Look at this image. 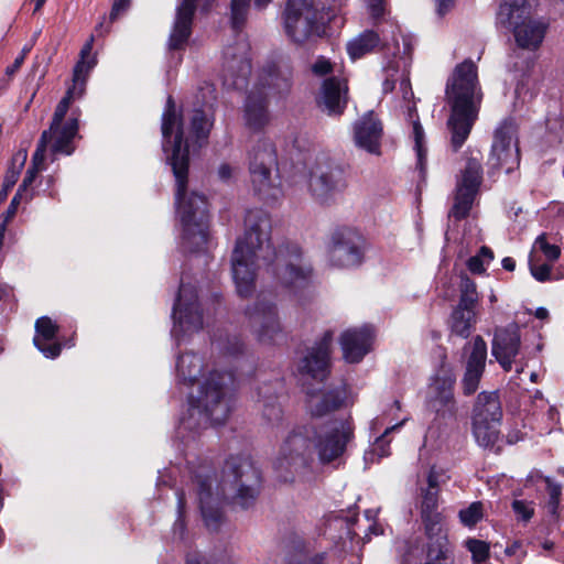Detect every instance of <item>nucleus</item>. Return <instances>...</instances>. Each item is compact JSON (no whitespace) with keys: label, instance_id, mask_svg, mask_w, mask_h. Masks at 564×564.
<instances>
[{"label":"nucleus","instance_id":"nucleus-50","mask_svg":"<svg viewBox=\"0 0 564 564\" xmlns=\"http://www.w3.org/2000/svg\"><path fill=\"white\" fill-rule=\"evenodd\" d=\"M511 507L514 514L517 516V519L523 522H529L534 516V508L532 507V502L516 499L512 501Z\"/></svg>","mask_w":564,"mask_h":564},{"label":"nucleus","instance_id":"nucleus-38","mask_svg":"<svg viewBox=\"0 0 564 564\" xmlns=\"http://www.w3.org/2000/svg\"><path fill=\"white\" fill-rule=\"evenodd\" d=\"M501 422L485 421L479 415L473 419V433L477 443L485 448H492L500 435Z\"/></svg>","mask_w":564,"mask_h":564},{"label":"nucleus","instance_id":"nucleus-25","mask_svg":"<svg viewBox=\"0 0 564 564\" xmlns=\"http://www.w3.org/2000/svg\"><path fill=\"white\" fill-rule=\"evenodd\" d=\"M373 340L371 327L365 325L344 330L339 337L343 358L348 364H358L370 351Z\"/></svg>","mask_w":564,"mask_h":564},{"label":"nucleus","instance_id":"nucleus-37","mask_svg":"<svg viewBox=\"0 0 564 564\" xmlns=\"http://www.w3.org/2000/svg\"><path fill=\"white\" fill-rule=\"evenodd\" d=\"M380 42L376 31L366 30L347 44V53L352 61H356L375 52Z\"/></svg>","mask_w":564,"mask_h":564},{"label":"nucleus","instance_id":"nucleus-3","mask_svg":"<svg viewBox=\"0 0 564 564\" xmlns=\"http://www.w3.org/2000/svg\"><path fill=\"white\" fill-rule=\"evenodd\" d=\"M477 86L478 68L470 58L457 64L446 83L445 94L451 106L447 129L455 153L468 139L478 118V107L474 100Z\"/></svg>","mask_w":564,"mask_h":564},{"label":"nucleus","instance_id":"nucleus-43","mask_svg":"<svg viewBox=\"0 0 564 564\" xmlns=\"http://www.w3.org/2000/svg\"><path fill=\"white\" fill-rule=\"evenodd\" d=\"M545 489L549 494L547 509L552 516L558 514L563 486L551 477L544 478Z\"/></svg>","mask_w":564,"mask_h":564},{"label":"nucleus","instance_id":"nucleus-27","mask_svg":"<svg viewBox=\"0 0 564 564\" xmlns=\"http://www.w3.org/2000/svg\"><path fill=\"white\" fill-rule=\"evenodd\" d=\"M352 437V429L341 424V429H333L324 436L317 434L315 449L322 464H328L341 456L347 443Z\"/></svg>","mask_w":564,"mask_h":564},{"label":"nucleus","instance_id":"nucleus-1","mask_svg":"<svg viewBox=\"0 0 564 564\" xmlns=\"http://www.w3.org/2000/svg\"><path fill=\"white\" fill-rule=\"evenodd\" d=\"M245 225V236L237 240L231 256L237 294L242 299L253 294L257 270L262 261L291 297L300 304L308 301L314 293V270L310 263H302L301 247L285 242L275 249L271 241V217L262 208L247 210Z\"/></svg>","mask_w":564,"mask_h":564},{"label":"nucleus","instance_id":"nucleus-64","mask_svg":"<svg viewBox=\"0 0 564 564\" xmlns=\"http://www.w3.org/2000/svg\"><path fill=\"white\" fill-rule=\"evenodd\" d=\"M28 151L19 150L11 159L10 165L8 167H15V171H19V175L26 162Z\"/></svg>","mask_w":564,"mask_h":564},{"label":"nucleus","instance_id":"nucleus-46","mask_svg":"<svg viewBox=\"0 0 564 564\" xmlns=\"http://www.w3.org/2000/svg\"><path fill=\"white\" fill-rule=\"evenodd\" d=\"M413 134L415 141V151L417 155V165L423 169L426 150L423 147L424 130L419 119L413 121Z\"/></svg>","mask_w":564,"mask_h":564},{"label":"nucleus","instance_id":"nucleus-24","mask_svg":"<svg viewBox=\"0 0 564 564\" xmlns=\"http://www.w3.org/2000/svg\"><path fill=\"white\" fill-rule=\"evenodd\" d=\"M269 96L267 91L252 88L246 95L243 102L245 126L253 133L262 132L271 121L269 110Z\"/></svg>","mask_w":564,"mask_h":564},{"label":"nucleus","instance_id":"nucleus-7","mask_svg":"<svg viewBox=\"0 0 564 564\" xmlns=\"http://www.w3.org/2000/svg\"><path fill=\"white\" fill-rule=\"evenodd\" d=\"M234 375L213 370L202 382L196 397H189L191 409H197L213 425H223L232 410V400L228 394Z\"/></svg>","mask_w":564,"mask_h":564},{"label":"nucleus","instance_id":"nucleus-11","mask_svg":"<svg viewBox=\"0 0 564 564\" xmlns=\"http://www.w3.org/2000/svg\"><path fill=\"white\" fill-rule=\"evenodd\" d=\"M466 165L457 180L454 203L448 217L455 221H462L469 217L475 199L482 184V155L479 150H467Z\"/></svg>","mask_w":564,"mask_h":564},{"label":"nucleus","instance_id":"nucleus-30","mask_svg":"<svg viewBox=\"0 0 564 564\" xmlns=\"http://www.w3.org/2000/svg\"><path fill=\"white\" fill-rule=\"evenodd\" d=\"M283 390V378L265 381L257 389L258 402H262V415L269 423H275L282 420L283 411L278 399Z\"/></svg>","mask_w":564,"mask_h":564},{"label":"nucleus","instance_id":"nucleus-40","mask_svg":"<svg viewBox=\"0 0 564 564\" xmlns=\"http://www.w3.org/2000/svg\"><path fill=\"white\" fill-rule=\"evenodd\" d=\"M251 0H230L229 24L236 34H240L248 23Z\"/></svg>","mask_w":564,"mask_h":564},{"label":"nucleus","instance_id":"nucleus-48","mask_svg":"<svg viewBox=\"0 0 564 564\" xmlns=\"http://www.w3.org/2000/svg\"><path fill=\"white\" fill-rule=\"evenodd\" d=\"M535 246L541 250L544 257L553 262L556 261L561 256V248L557 245L549 243L545 234H541L535 239Z\"/></svg>","mask_w":564,"mask_h":564},{"label":"nucleus","instance_id":"nucleus-4","mask_svg":"<svg viewBox=\"0 0 564 564\" xmlns=\"http://www.w3.org/2000/svg\"><path fill=\"white\" fill-rule=\"evenodd\" d=\"M262 473L249 455H230L221 469L218 489L234 509L252 508L262 490Z\"/></svg>","mask_w":564,"mask_h":564},{"label":"nucleus","instance_id":"nucleus-47","mask_svg":"<svg viewBox=\"0 0 564 564\" xmlns=\"http://www.w3.org/2000/svg\"><path fill=\"white\" fill-rule=\"evenodd\" d=\"M57 133L55 141L51 147V151L53 154H65L70 155L75 151V147L73 144V140L62 133L59 130L53 131Z\"/></svg>","mask_w":564,"mask_h":564},{"label":"nucleus","instance_id":"nucleus-10","mask_svg":"<svg viewBox=\"0 0 564 564\" xmlns=\"http://www.w3.org/2000/svg\"><path fill=\"white\" fill-rule=\"evenodd\" d=\"M249 173L254 195L265 204H272L282 194L271 178L272 169L278 166L275 144L267 137L260 138L248 154Z\"/></svg>","mask_w":564,"mask_h":564},{"label":"nucleus","instance_id":"nucleus-12","mask_svg":"<svg viewBox=\"0 0 564 564\" xmlns=\"http://www.w3.org/2000/svg\"><path fill=\"white\" fill-rule=\"evenodd\" d=\"M365 240L356 230L339 226L336 227L327 243L328 261L339 269H352L361 265L365 260Z\"/></svg>","mask_w":564,"mask_h":564},{"label":"nucleus","instance_id":"nucleus-28","mask_svg":"<svg viewBox=\"0 0 564 564\" xmlns=\"http://www.w3.org/2000/svg\"><path fill=\"white\" fill-rule=\"evenodd\" d=\"M34 328V346L44 357L50 359L57 358L63 349V345L56 340L59 326L51 317L41 316L35 321Z\"/></svg>","mask_w":564,"mask_h":564},{"label":"nucleus","instance_id":"nucleus-34","mask_svg":"<svg viewBox=\"0 0 564 564\" xmlns=\"http://www.w3.org/2000/svg\"><path fill=\"white\" fill-rule=\"evenodd\" d=\"M479 415L485 421L501 422L502 409L497 391H482L478 394L473 419H477Z\"/></svg>","mask_w":564,"mask_h":564},{"label":"nucleus","instance_id":"nucleus-45","mask_svg":"<svg viewBox=\"0 0 564 564\" xmlns=\"http://www.w3.org/2000/svg\"><path fill=\"white\" fill-rule=\"evenodd\" d=\"M430 405L435 411L437 419L443 420L445 423L456 421V400H451L448 402H430Z\"/></svg>","mask_w":564,"mask_h":564},{"label":"nucleus","instance_id":"nucleus-19","mask_svg":"<svg viewBox=\"0 0 564 564\" xmlns=\"http://www.w3.org/2000/svg\"><path fill=\"white\" fill-rule=\"evenodd\" d=\"M520 349L521 332L516 322L495 329L491 340V355L503 371H511L512 365L520 354Z\"/></svg>","mask_w":564,"mask_h":564},{"label":"nucleus","instance_id":"nucleus-35","mask_svg":"<svg viewBox=\"0 0 564 564\" xmlns=\"http://www.w3.org/2000/svg\"><path fill=\"white\" fill-rule=\"evenodd\" d=\"M204 369L200 356L194 352L181 354L176 361L177 376L181 382L193 386Z\"/></svg>","mask_w":564,"mask_h":564},{"label":"nucleus","instance_id":"nucleus-33","mask_svg":"<svg viewBox=\"0 0 564 564\" xmlns=\"http://www.w3.org/2000/svg\"><path fill=\"white\" fill-rule=\"evenodd\" d=\"M215 123V115L210 109L194 108L189 117V132L199 144L207 143Z\"/></svg>","mask_w":564,"mask_h":564},{"label":"nucleus","instance_id":"nucleus-49","mask_svg":"<svg viewBox=\"0 0 564 564\" xmlns=\"http://www.w3.org/2000/svg\"><path fill=\"white\" fill-rule=\"evenodd\" d=\"M19 171L15 167H8L3 177L2 187L0 189V205L4 203L9 196V193L14 187L19 180Z\"/></svg>","mask_w":564,"mask_h":564},{"label":"nucleus","instance_id":"nucleus-60","mask_svg":"<svg viewBox=\"0 0 564 564\" xmlns=\"http://www.w3.org/2000/svg\"><path fill=\"white\" fill-rule=\"evenodd\" d=\"M505 553L507 556H517L519 561L527 556V551L522 549V542L519 540H516L511 544L507 545Z\"/></svg>","mask_w":564,"mask_h":564},{"label":"nucleus","instance_id":"nucleus-44","mask_svg":"<svg viewBox=\"0 0 564 564\" xmlns=\"http://www.w3.org/2000/svg\"><path fill=\"white\" fill-rule=\"evenodd\" d=\"M95 64H96V61L94 58H91L89 61L79 59L75 64L74 69H73V82L79 88L78 95L83 94L86 77H87L88 73L93 69Z\"/></svg>","mask_w":564,"mask_h":564},{"label":"nucleus","instance_id":"nucleus-39","mask_svg":"<svg viewBox=\"0 0 564 564\" xmlns=\"http://www.w3.org/2000/svg\"><path fill=\"white\" fill-rule=\"evenodd\" d=\"M456 376L454 370L448 367L442 369V373L434 378V397L430 402H448L455 400L454 387Z\"/></svg>","mask_w":564,"mask_h":564},{"label":"nucleus","instance_id":"nucleus-8","mask_svg":"<svg viewBox=\"0 0 564 564\" xmlns=\"http://www.w3.org/2000/svg\"><path fill=\"white\" fill-rule=\"evenodd\" d=\"M333 339L334 332L325 330L313 346L304 349L294 362L293 375L311 399L316 394L314 383H324L332 375Z\"/></svg>","mask_w":564,"mask_h":564},{"label":"nucleus","instance_id":"nucleus-54","mask_svg":"<svg viewBox=\"0 0 564 564\" xmlns=\"http://www.w3.org/2000/svg\"><path fill=\"white\" fill-rule=\"evenodd\" d=\"M185 509L186 499L183 490L177 492V519L174 523L175 528H180L182 531L185 529Z\"/></svg>","mask_w":564,"mask_h":564},{"label":"nucleus","instance_id":"nucleus-9","mask_svg":"<svg viewBox=\"0 0 564 564\" xmlns=\"http://www.w3.org/2000/svg\"><path fill=\"white\" fill-rule=\"evenodd\" d=\"M283 24L286 36L297 45L321 39L326 33L325 17L314 7V0H288Z\"/></svg>","mask_w":564,"mask_h":564},{"label":"nucleus","instance_id":"nucleus-18","mask_svg":"<svg viewBox=\"0 0 564 564\" xmlns=\"http://www.w3.org/2000/svg\"><path fill=\"white\" fill-rule=\"evenodd\" d=\"M172 317L185 330L198 332L203 328V310L198 300L197 289L181 282L173 305Z\"/></svg>","mask_w":564,"mask_h":564},{"label":"nucleus","instance_id":"nucleus-15","mask_svg":"<svg viewBox=\"0 0 564 564\" xmlns=\"http://www.w3.org/2000/svg\"><path fill=\"white\" fill-rule=\"evenodd\" d=\"M517 124L512 118L505 119L495 130L489 162L492 169H503L512 173L520 165V150L512 141L517 135Z\"/></svg>","mask_w":564,"mask_h":564},{"label":"nucleus","instance_id":"nucleus-42","mask_svg":"<svg viewBox=\"0 0 564 564\" xmlns=\"http://www.w3.org/2000/svg\"><path fill=\"white\" fill-rule=\"evenodd\" d=\"M465 546L471 553L475 564L484 563L490 557V545L486 541L470 538L466 540Z\"/></svg>","mask_w":564,"mask_h":564},{"label":"nucleus","instance_id":"nucleus-6","mask_svg":"<svg viewBox=\"0 0 564 564\" xmlns=\"http://www.w3.org/2000/svg\"><path fill=\"white\" fill-rule=\"evenodd\" d=\"M497 24L512 32L516 44L523 50H536L542 44L547 25L531 17L528 0H502L497 11Z\"/></svg>","mask_w":564,"mask_h":564},{"label":"nucleus","instance_id":"nucleus-2","mask_svg":"<svg viewBox=\"0 0 564 564\" xmlns=\"http://www.w3.org/2000/svg\"><path fill=\"white\" fill-rule=\"evenodd\" d=\"M162 150L176 181L175 204L182 224V247L188 253L205 250L209 240L210 214L205 195L187 194L191 163L184 135L183 115L162 113Z\"/></svg>","mask_w":564,"mask_h":564},{"label":"nucleus","instance_id":"nucleus-51","mask_svg":"<svg viewBox=\"0 0 564 564\" xmlns=\"http://www.w3.org/2000/svg\"><path fill=\"white\" fill-rule=\"evenodd\" d=\"M531 275L539 282H547L552 280V265L549 263L535 264L530 261Z\"/></svg>","mask_w":564,"mask_h":564},{"label":"nucleus","instance_id":"nucleus-16","mask_svg":"<svg viewBox=\"0 0 564 564\" xmlns=\"http://www.w3.org/2000/svg\"><path fill=\"white\" fill-rule=\"evenodd\" d=\"M246 315L257 326V336L261 343L273 341L282 332L275 296L271 292L260 291L253 306L247 307Z\"/></svg>","mask_w":564,"mask_h":564},{"label":"nucleus","instance_id":"nucleus-14","mask_svg":"<svg viewBox=\"0 0 564 564\" xmlns=\"http://www.w3.org/2000/svg\"><path fill=\"white\" fill-rule=\"evenodd\" d=\"M424 540L416 541L408 552L405 564H454V553L447 530L423 532Z\"/></svg>","mask_w":564,"mask_h":564},{"label":"nucleus","instance_id":"nucleus-52","mask_svg":"<svg viewBox=\"0 0 564 564\" xmlns=\"http://www.w3.org/2000/svg\"><path fill=\"white\" fill-rule=\"evenodd\" d=\"M316 76H326L334 70L332 62L325 56H318L311 67Z\"/></svg>","mask_w":564,"mask_h":564},{"label":"nucleus","instance_id":"nucleus-55","mask_svg":"<svg viewBox=\"0 0 564 564\" xmlns=\"http://www.w3.org/2000/svg\"><path fill=\"white\" fill-rule=\"evenodd\" d=\"M78 129H79V119H78V115L75 116L74 112H72V116L68 118V120L66 121V123L61 128L59 127V131L62 133H64L65 135H67L68 138H70L72 140H74V138L77 135L78 133Z\"/></svg>","mask_w":564,"mask_h":564},{"label":"nucleus","instance_id":"nucleus-23","mask_svg":"<svg viewBox=\"0 0 564 564\" xmlns=\"http://www.w3.org/2000/svg\"><path fill=\"white\" fill-rule=\"evenodd\" d=\"M348 85L337 76L325 78L316 97V105L328 116L340 117L348 105Z\"/></svg>","mask_w":564,"mask_h":564},{"label":"nucleus","instance_id":"nucleus-53","mask_svg":"<svg viewBox=\"0 0 564 564\" xmlns=\"http://www.w3.org/2000/svg\"><path fill=\"white\" fill-rule=\"evenodd\" d=\"M441 475H442V470H438L436 468V466H432L426 476L427 486L425 488H421V489L441 492V488H440Z\"/></svg>","mask_w":564,"mask_h":564},{"label":"nucleus","instance_id":"nucleus-29","mask_svg":"<svg viewBox=\"0 0 564 564\" xmlns=\"http://www.w3.org/2000/svg\"><path fill=\"white\" fill-rule=\"evenodd\" d=\"M348 384L341 381L338 384L330 383L324 389H316L318 400L312 405V415L322 417L345 406L348 398Z\"/></svg>","mask_w":564,"mask_h":564},{"label":"nucleus","instance_id":"nucleus-32","mask_svg":"<svg viewBox=\"0 0 564 564\" xmlns=\"http://www.w3.org/2000/svg\"><path fill=\"white\" fill-rule=\"evenodd\" d=\"M285 564H329L327 552H318L308 555V547L305 540L295 538L291 541L284 557Z\"/></svg>","mask_w":564,"mask_h":564},{"label":"nucleus","instance_id":"nucleus-56","mask_svg":"<svg viewBox=\"0 0 564 564\" xmlns=\"http://www.w3.org/2000/svg\"><path fill=\"white\" fill-rule=\"evenodd\" d=\"M459 294L478 296L475 281L465 273L460 275Z\"/></svg>","mask_w":564,"mask_h":564},{"label":"nucleus","instance_id":"nucleus-17","mask_svg":"<svg viewBox=\"0 0 564 564\" xmlns=\"http://www.w3.org/2000/svg\"><path fill=\"white\" fill-rule=\"evenodd\" d=\"M216 481V473H203L197 470L194 474V482L197 485L199 510L205 527L210 532H218L225 522L223 501L214 496L213 486Z\"/></svg>","mask_w":564,"mask_h":564},{"label":"nucleus","instance_id":"nucleus-63","mask_svg":"<svg viewBox=\"0 0 564 564\" xmlns=\"http://www.w3.org/2000/svg\"><path fill=\"white\" fill-rule=\"evenodd\" d=\"M21 202L22 200H20V194L14 195L12 197L7 210L0 215V219L4 218V219L11 221L14 218V216L17 215V212H18V208H19V205L21 204Z\"/></svg>","mask_w":564,"mask_h":564},{"label":"nucleus","instance_id":"nucleus-5","mask_svg":"<svg viewBox=\"0 0 564 564\" xmlns=\"http://www.w3.org/2000/svg\"><path fill=\"white\" fill-rule=\"evenodd\" d=\"M316 437L313 425L299 426L289 433L274 463L280 481L293 482L312 471Z\"/></svg>","mask_w":564,"mask_h":564},{"label":"nucleus","instance_id":"nucleus-61","mask_svg":"<svg viewBox=\"0 0 564 564\" xmlns=\"http://www.w3.org/2000/svg\"><path fill=\"white\" fill-rule=\"evenodd\" d=\"M466 265H467V269H468L473 274H482V273L486 271V269H485V262H484V260L480 258V256H478V254L470 257V258L467 260Z\"/></svg>","mask_w":564,"mask_h":564},{"label":"nucleus","instance_id":"nucleus-58","mask_svg":"<svg viewBox=\"0 0 564 564\" xmlns=\"http://www.w3.org/2000/svg\"><path fill=\"white\" fill-rule=\"evenodd\" d=\"M388 431L389 430H387L384 434L379 436L373 444V452L377 453L380 458L390 455V444L389 441L386 440V434L388 433Z\"/></svg>","mask_w":564,"mask_h":564},{"label":"nucleus","instance_id":"nucleus-22","mask_svg":"<svg viewBox=\"0 0 564 564\" xmlns=\"http://www.w3.org/2000/svg\"><path fill=\"white\" fill-rule=\"evenodd\" d=\"M198 0H180L167 40L171 52L184 51L192 34Z\"/></svg>","mask_w":564,"mask_h":564},{"label":"nucleus","instance_id":"nucleus-62","mask_svg":"<svg viewBox=\"0 0 564 564\" xmlns=\"http://www.w3.org/2000/svg\"><path fill=\"white\" fill-rule=\"evenodd\" d=\"M225 350L230 356H238L243 352L245 344L240 338L234 337L231 339H228V344L225 347Z\"/></svg>","mask_w":564,"mask_h":564},{"label":"nucleus","instance_id":"nucleus-20","mask_svg":"<svg viewBox=\"0 0 564 564\" xmlns=\"http://www.w3.org/2000/svg\"><path fill=\"white\" fill-rule=\"evenodd\" d=\"M463 349L467 354V360L462 379V389L465 395H471L478 390L486 369L487 343L480 335H477Z\"/></svg>","mask_w":564,"mask_h":564},{"label":"nucleus","instance_id":"nucleus-36","mask_svg":"<svg viewBox=\"0 0 564 564\" xmlns=\"http://www.w3.org/2000/svg\"><path fill=\"white\" fill-rule=\"evenodd\" d=\"M451 335L467 339L477 324V312L453 308L448 318Z\"/></svg>","mask_w":564,"mask_h":564},{"label":"nucleus","instance_id":"nucleus-13","mask_svg":"<svg viewBox=\"0 0 564 564\" xmlns=\"http://www.w3.org/2000/svg\"><path fill=\"white\" fill-rule=\"evenodd\" d=\"M348 186V172L337 163L317 166L311 173L308 189L312 197L322 205H330L335 197L343 194Z\"/></svg>","mask_w":564,"mask_h":564},{"label":"nucleus","instance_id":"nucleus-59","mask_svg":"<svg viewBox=\"0 0 564 564\" xmlns=\"http://www.w3.org/2000/svg\"><path fill=\"white\" fill-rule=\"evenodd\" d=\"M368 9L373 19H380L386 12V0H368Z\"/></svg>","mask_w":564,"mask_h":564},{"label":"nucleus","instance_id":"nucleus-21","mask_svg":"<svg viewBox=\"0 0 564 564\" xmlns=\"http://www.w3.org/2000/svg\"><path fill=\"white\" fill-rule=\"evenodd\" d=\"M293 86V68L288 63L270 61L260 70L253 88L269 90L273 96L285 97Z\"/></svg>","mask_w":564,"mask_h":564},{"label":"nucleus","instance_id":"nucleus-26","mask_svg":"<svg viewBox=\"0 0 564 564\" xmlns=\"http://www.w3.org/2000/svg\"><path fill=\"white\" fill-rule=\"evenodd\" d=\"M383 126L373 111L366 112L354 126V139L358 148L371 154H380Z\"/></svg>","mask_w":564,"mask_h":564},{"label":"nucleus","instance_id":"nucleus-41","mask_svg":"<svg viewBox=\"0 0 564 564\" xmlns=\"http://www.w3.org/2000/svg\"><path fill=\"white\" fill-rule=\"evenodd\" d=\"M459 521L468 528L475 527L484 518V505L481 501H474L467 508L458 512Z\"/></svg>","mask_w":564,"mask_h":564},{"label":"nucleus","instance_id":"nucleus-31","mask_svg":"<svg viewBox=\"0 0 564 564\" xmlns=\"http://www.w3.org/2000/svg\"><path fill=\"white\" fill-rule=\"evenodd\" d=\"M440 492L421 489L420 516L423 524V532L447 530L445 517L438 511Z\"/></svg>","mask_w":564,"mask_h":564},{"label":"nucleus","instance_id":"nucleus-57","mask_svg":"<svg viewBox=\"0 0 564 564\" xmlns=\"http://www.w3.org/2000/svg\"><path fill=\"white\" fill-rule=\"evenodd\" d=\"M478 296L474 295H462L459 294L458 303L454 308L462 310V311H470L476 312V306L478 304Z\"/></svg>","mask_w":564,"mask_h":564}]
</instances>
